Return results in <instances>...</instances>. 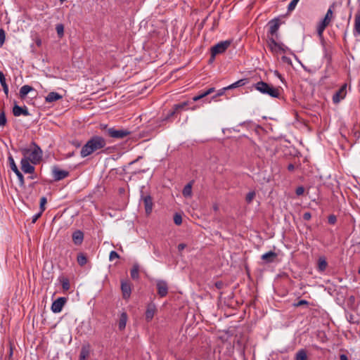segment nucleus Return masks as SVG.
Listing matches in <instances>:
<instances>
[{
  "mask_svg": "<svg viewBox=\"0 0 360 360\" xmlns=\"http://www.w3.org/2000/svg\"><path fill=\"white\" fill-rule=\"evenodd\" d=\"M105 139L100 136H93L82 148L80 155L82 158L87 157L94 152L105 148Z\"/></svg>",
  "mask_w": 360,
  "mask_h": 360,
  "instance_id": "obj_1",
  "label": "nucleus"
},
{
  "mask_svg": "<svg viewBox=\"0 0 360 360\" xmlns=\"http://www.w3.org/2000/svg\"><path fill=\"white\" fill-rule=\"evenodd\" d=\"M255 89L263 94L269 96L271 98H278L280 97V91L278 88H275L272 85L259 81L253 85Z\"/></svg>",
  "mask_w": 360,
  "mask_h": 360,
  "instance_id": "obj_2",
  "label": "nucleus"
},
{
  "mask_svg": "<svg viewBox=\"0 0 360 360\" xmlns=\"http://www.w3.org/2000/svg\"><path fill=\"white\" fill-rule=\"evenodd\" d=\"M32 146H34L33 150L23 148H21L20 150L25 157L29 155V157H27L28 160H30L32 164L36 165L41 160L42 150L35 142H32Z\"/></svg>",
  "mask_w": 360,
  "mask_h": 360,
  "instance_id": "obj_3",
  "label": "nucleus"
},
{
  "mask_svg": "<svg viewBox=\"0 0 360 360\" xmlns=\"http://www.w3.org/2000/svg\"><path fill=\"white\" fill-rule=\"evenodd\" d=\"M335 7V4H333L330 6L329 8L327 11V13L324 17V18L317 25V33L320 37H323V33L326 27L330 24L333 14V8Z\"/></svg>",
  "mask_w": 360,
  "mask_h": 360,
  "instance_id": "obj_4",
  "label": "nucleus"
},
{
  "mask_svg": "<svg viewBox=\"0 0 360 360\" xmlns=\"http://www.w3.org/2000/svg\"><path fill=\"white\" fill-rule=\"evenodd\" d=\"M330 294L335 297V301L338 305L342 306L345 302L347 290L345 286H340L338 289L333 290V293L330 292Z\"/></svg>",
  "mask_w": 360,
  "mask_h": 360,
  "instance_id": "obj_5",
  "label": "nucleus"
},
{
  "mask_svg": "<svg viewBox=\"0 0 360 360\" xmlns=\"http://www.w3.org/2000/svg\"><path fill=\"white\" fill-rule=\"evenodd\" d=\"M131 131L128 129H116L115 127H110L108 129V136L114 139H122L129 136Z\"/></svg>",
  "mask_w": 360,
  "mask_h": 360,
  "instance_id": "obj_6",
  "label": "nucleus"
},
{
  "mask_svg": "<svg viewBox=\"0 0 360 360\" xmlns=\"http://www.w3.org/2000/svg\"><path fill=\"white\" fill-rule=\"evenodd\" d=\"M231 41L229 40L221 41L211 48L212 51V56L215 57L218 54L224 53L226 49L230 46Z\"/></svg>",
  "mask_w": 360,
  "mask_h": 360,
  "instance_id": "obj_7",
  "label": "nucleus"
},
{
  "mask_svg": "<svg viewBox=\"0 0 360 360\" xmlns=\"http://www.w3.org/2000/svg\"><path fill=\"white\" fill-rule=\"evenodd\" d=\"M281 25V21L278 18H274L268 22L269 26V32H268V37L269 35L271 37H275L276 38H278V31Z\"/></svg>",
  "mask_w": 360,
  "mask_h": 360,
  "instance_id": "obj_8",
  "label": "nucleus"
},
{
  "mask_svg": "<svg viewBox=\"0 0 360 360\" xmlns=\"http://www.w3.org/2000/svg\"><path fill=\"white\" fill-rule=\"evenodd\" d=\"M8 162H9V165H10V167H11V170L18 176L20 186L22 187H24L25 186L24 176H23L22 174L19 171L17 165H15L14 159L11 155H10L8 157Z\"/></svg>",
  "mask_w": 360,
  "mask_h": 360,
  "instance_id": "obj_9",
  "label": "nucleus"
},
{
  "mask_svg": "<svg viewBox=\"0 0 360 360\" xmlns=\"http://www.w3.org/2000/svg\"><path fill=\"white\" fill-rule=\"evenodd\" d=\"M347 94V84H344L333 96V102L335 104L345 98Z\"/></svg>",
  "mask_w": 360,
  "mask_h": 360,
  "instance_id": "obj_10",
  "label": "nucleus"
},
{
  "mask_svg": "<svg viewBox=\"0 0 360 360\" xmlns=\"http://www.w3.org/2000/svg\"><path fill=\"white\" fill-rule=\"evenodd\" d=\"M67 302V298L60 297L54 300L51 305V310L53 313H59L62 311V309Z\"/></svg>",
  "mask_w": 360,
  "mask_h": 360,
  "instance_id": "obj_11",
  "label": "nucleus"
},
{
  "mask_svg": "<svg viewBox=\"0 0 360 360\" xmlns=\"http://www.w3.org/2000/svg\"><path fill=\"white\" fill-rule=\"evenodd\" d=\"M54 181H60L69 175V172L65 170H61L58 167L54 166L52 169Z\"/></svg>",
  "mask_w": 360,
  "mask_h": 360,
  "instance_id": "obj_12",
  "label": "nucleus"
},
{
  "mask_svg": "<svg viewBox=\"0 0 360 360\" xmlns=\"http://www.w3.org/2000/svg\"><path fill=\"white\" fill-rule=\"evenodd\" d=\"M30 162L27 157H24L20 161L21 169L26 174H32L34 172V167Z\"/></svg>",
  "mask_w": 360,
  "mask_h": 360,
  "instance_id": "obj_13",
  "label": "nucleus"
},
{
  "mask_svg": "<svg viewBox=\"0 0 360 360\" xmlns=\"http://www.w3.org/2000/svg\"><path fill=\"white\" fill-rule=\"evenodd\" d=\"M158 294L161 297H165L168 292V285L166 281L158 280L156 283Z\"/></svg>",
  "mask_w": 360,
  "mask_h": 360,
  "instance_id": "obj_14",
  "label": "nucleus"
},
{
  "mask_svg": "<svg viewBox=\"0 0 360 360\" xmlns=\"http://www.w3.org/2000/svg\"><path fill=\"white\" fill-rule=\"evenodd\" d=\"M141 200L143 202L145 211L147 214H150L153 210V199L150 195H141Z\"/></svg>",
  "mask_w": 360,
  "mask_h": 360,
  "instance_id": "obj_15",
  "label": "nucleus"
},
{
  "mask_svg": "<svg viewBox=\"0 0 360 360\" xmlns=\"http://www.w3.org/2000/svg\"><path fill=\"white\" fill-rule=\"evenodd\" d=\"M13 113L15 117L20 115L29 116L30 115L26 106H24V108L19 106L17 105L16 102H15L13 107Z\"/></svg>",
  "mask_w": 360,
  "mask_h": 360,
  "instance_id": "obj_16",
  "label": "nucleus"
},
{
  "mask_svg": "<svg viewBox=\"0 0 360 360\" xmlns=\"http://www.w3.org/2000/svg\"><path fill=\"white\" fill-rule=\"evenodd\" d=\"M180 110V103H176L174 105L173 108L171 109L167 114L162 119V121H169L172 120Z\"/></svg>",
  "mask_w": 360,
  "mask_h": 360,
  "instance_id": "obj_17",
  "label": "nucleus"
},
{
  "mask_svg": "<svg viewBox=\"0 0 360 360\" xmlns=\"http://www.w3.org/2000/svg\"><path fill=\"white\" fill-rule=\"evenodd\" d=\"M72 238L75 245H80L84 240V233L80 230H76L72 233Z\"/></svg>",
  "mask_w": 360,
  "mask_h": 360,
  "instance_id": "obj_18",
  "label": "nucleus"
},
{
  "mask_svg": "<svg viewBox=\"0 0 360 360\" xmlns=\"http://www.w3.org/2000/svg\"><path fill=\"white\" fill-rule=\"evenodd\" d=\"M121 290L122 292L123 297L124 299L129 298L131 295V289L130 283L127 281H122L121 282Z\"/></svg>",
  "mask_w": 360,
  "mask_h": 360,
  "instance_id": "obj_19",
  "label": "nucleus"
},
{
  "mask_svg": "<svg viewBox=\"0 0 360 360\" xmlns=\"http://www.w3.org/2000/svg\"><path fill=\"white\" fill-rule=\"evenodd\" d=\"M278 257L276 252L274 251H269L264 254H263L261 257V259L264 261L265 263L269 264L275 262Z\"/></svg>",
  "mask_w": 360,
  "mask_h": 360,
  "instance_id": "obj_20",
  "label": "nucleus"
},
{
  "mask_svg": "<svg viewBox=\"0 0 360 360\" xmlns=\"http://www.w3.org/2000/svg\"><path fill=\"white\" fill-rule=\"evenodd\" d=\"M156 311V307L153 303H150L148 305L146 311V319L148 322L150 321Z\"/></svg>",
  "mask_w": 360,
  "mask_h": 360,
  "instance_id": "obj_21",
  "label": "nucleus"
},
{
  "mask_svg": "<svg viewBox=\"0 0 360 360\" xmlns=\"http://www.w3.org/2000/svg\"><path fill=\"white\" fill-rule=\"evenodd\" d=\"M141 158H142V156H139L136 160H134L129 163L128 167L129 168V169H131V171L130 172L131 174H141V173H145L147 171V169L137 168V169H133L131 167L134 165H135L136 162H138L139 161V160H141Z\"/></svg>",
  "mask_w": 360,
  "mask_h": 360,
  "instance_id": "obj_22",
  "label": "nucleus"
},
{
  "mask_svg": "<svg viewBox=\"0 0 360 360\" xmlns=\"http://www.w3.org/2000/svg\"><path fill=\"white\" fill-rule=\"evenodd\" d=\"M194 180L189 181L183 188L181 193L185 198H191L192 196V187Z\"/></svg>",
  "mask_w": 360,
  "mask_h": 360,
  "instance_id": "obj_23",
  "label": "nucleus"
},
{
  "mask_svg": "<svg viewBox=\"0 0 360 360\" xmlns=\"http://www.w3.org/2000/svg\"><path fill=\"white\" fill-rule=\"evenodd\" d=\"M90 354V346L89 345H82L79 354V360H86Z\"/></svg>",
  "mask_w": 360,
  "mask_h": 360,
  "instance_id": "obj_24",
  "label": "nucleus"
},
{
  "mask_svg": "<svg viewBox=\"0 0 360 360\" xmlns=\"http://www.w3.org/2000/svg\"><path fill=\"white\" fill-rule=\"evenodd\" d=\"M62 97L63 96L61 95H60L58 93L52 91V92H50L46 96V97L45 98V101L47 103H52V102H54V101L61 99Z\"/></svg>",
  "mask_w": 360,
  "mask_h": 360,
  "instance_id": "obj_25",
  "label": "nucleus"
},
{
  "mask_svg": "<svg viewBox=\"0 0 360 360\" xmlns=\"http://www.w3.org/2000/svg\"><path fill=\"white\" fill-rule=\"evenodd\" d=\"M354 34L360 35V11H357L354 18Z\"/></svg>",
  "mask_w": 360,
  "mask_h": 360,
  "instance_id": "obj_26",
  "label": "nucleus"
},
{
  "mask_svg": "<svg viewBox=\"0 0 360 360\" xmlns=\"http://www.w3.org/2000/svg\"><path fill=\"white\" fill-rule=\"evenodd\" d=\"M127 314L126 312H122L120 315L119 322H118V328L120 330H123L127 324Z\"/></svg>",
  "mask_w": 360,
  "mask_h": 360,
  "instance_id": "obj_27",
  "label": "nucleus"
},
{
  "mask_svg": "<svg viewBox=\"0 0 360 360\" xmlns=\"http://www.w3.org/2000/svg\"><path fill=\"white\" fill-rule=\"evenodd\" d=\"M295 360H309L307 350L305 349H299L295 354Z\"/></svg>",
  "mask_w": 360,
  "mask_h": 360,
  "instance_id": "obj_28",
  "label": "nucleus"
},
{
  "mask_svg": "<svg viewBox=\"0 0 360 360\" xmlns=\"http://www.w3.org/2000/svg\"><path fill=\"white\" fill-rule=\"evenodd\" d=\"M248 83V79H247V78L241 79H239L237 82L231 84V85L226 86V89H235L237 87L245 86Z\"/></svg>",
  "mask_w": 360,
  "mask_h": 360,
  "instance_id": "obj_29",
  "label": "nucleus"
},
{
  "mask_svg": "<svg viewBox=\"0 0 360 360\" xmlns=\"http://www.w3.org/2000/svg\"><path fill=\"white\" fill-rule=\"evenodd\" d=\"M214 91H215V89L214 87H211V88L208 89L207 91L202 92L199 95L193 96L192 98V101H198V100L210 95V94L213 93Z\"/></svg>",
  "mask_w": 360,
  "mask_h": 360,
  "instance_id": "obj_30",
  "label": "nucleus"
},
{
  "mask_svg": "<svg viewBox=\"0 0 360 360\" xmlns=\"http://www.w3.org/2000/svg\"><path fill=\"white\" fill-rule=\"evenodd\" d=\"M328 266V263L326 259L323 257H321L318 260V271L320 272H323Z\"/></svg>",
  "mask_w": 360,
  "mask_h": 360,
  "instance_id": "obj_31",
  "label": "nucleus"
},
{
  "mask_svg": "<svg viewBox=\"0 0 360 360\" xmlns=\"http://www.w3.org/2000/svg\"><path fill=\"white\" fill-rule=\"evenodd\" d=\"M33 90H34V89L29 85L22 86L20 89V93H19L20 97L22 99L25 98V96L27 95V94Z\"/></svg>",
  "mask_w": 360,
  "mask_h": 360,
  "instance_id": "obj_32",
  "label": "nucleus"
},
{
  "mask_svg": "<svg viewBox=\"0 0 360 360\" xmlns=\"http://www.w3.org/2000/svg\"><path fill=\"white\" fill-rule=\"evenodd\" d=\"M269 37V47L271 51H276V49L279 46V43H278L276 40L275 37Z\"/></svg>",
  "mask_w": 360,
  "mask_h": 360,
  "instance_id": "obj_33",
  "label": "nucleus"
},
{
  "mask_svg": "<svg viewBox=\"0 0 360 360\" xmlns=\"http://www.w3.org/2000/svg\"><path fill=\"white\" fill-rule=\"evenodd\" d=\"M324 58L327 61V65H330L332 63V51L326 46L323 47Z\"/></svg>",
  "mask_w": 360,
  "mask_h": 360,
  "instance_id": "obj_34",
  "label": "nucleus"
},
{
  "mask_svg": "<svg viewBox=\"0 0 360 360\" xmlns=\"http://www.w3.org/2000/svg\"><path fill=\"white\" fill-rule=\"evenodd\" d=\"M77 263L79 264V265H80L81 266H83L87 262V257L84 253L79 252L77 255Z\"/></svg>",
  "mask_w": 360,
  "mask_h": 360,
  "instance_id": "obj_35",
  "label": "nucleus"
},
{
  "mask_svg": "<svg viewBox=\"0 0 360 360\" xmlns=\"http://www.w3.org/2000/svg\"><path fill=\"white\" fill-rule=\"evenodd\" d=\"M139 266L138 264H134L133 268L131 270V277L133 279H138L139 276Z\"/></svg>",
  "mask_w": 360,
  "mask_h": 360,
  "instance_id": "obj_36",
  "label": "nucleus"
},
{
  "mask_svg": "<svg viewBox=\"0 0 360 360\" xmlns=\"http://www.w3.org/2000/svg\"><path fill=\"white\" fill-rule=\"evenodd\" d=\"M255 195H256V192L255 191H250L249 193H248L245 196V201L247 202V203H248V204L251 203L252 201L253 200V199L255 198Z\"/></svg>",
  "mask_w": 360,
  "mask_h": 360,
  "instance_id": "obj_37",
  "label": "nucleus"
},
{
  "mask_svg": "<svg viewBox=\"0 0 360 360\" xmlns=\"http://www.w3.org/2000/svg\"><path fill=\"white\" fill-rule=\"evenodd\" d=\"M292 306L295 307H299L301 306H305V307H308L309 306V302L305 300H300L297 302L293 303Z\"/></svg>",
  "mask_w": 360,
  "mask_h": 360,
  "instance_id": "obj_38",
  "label": "nucleus"
},
{
  "mask_svg": "<svg viewBox=\"0 0 360 360\" xmlns=\"http://www.w3.org/2000/svg\"><path fill=\"white\" fill-rule=\"evenodd\" d=\"M61 284L62 288L64 290H68L70 289V285L68 278H63V279L61 280Z\"/></svg>",
  "mask_w": 360,
  "mask_h": 360,
  "instance_id": "obj_39",
  "label": "nucleus"
},
{
  "mask_svg": "<svg viewBox=\"0 0 360 360\" xmlns=\"http://www.w3.org/2000/svg\"><path fill=\"white\" fill-rule=\"evenodd\" d=\"M57 34L59 37H62L64 34V26L62 24H58L56 27Z\"/></svg>",
  "mask_w": 360,
  "mask_h": 360,
  "instance_id": "obj_40",
  "label": "nucleus"
},
{
  "mask_svg": "<svg viewBox=\"0 0 360 360\" xmlns=\"http://www.w3.org/2000/svg\"><path fill=\"white\" fill-rule=\"evenodd\" d=\"M300 0H292L290 1V3L288 4V11H292L295 9L296 5L297 4L298 1Z\"/></svg>",
  "mask_w": 360,
  "mask_h": 360,
  "instance_id": "obj_41",
  "label": "nucleus"
},
{
  "mask_svg": "<svg viewBox=\"0 0 360 360\" xmlns=\"http://www.w3.org/2000/svg\"><path fill=\"white\" fill-rule=\"evenodd\" d=\"M5 39H6V32L4 30V29L1 28L0 29V46H1L4 44Z\"/></svg>",
  "mask_w": 360,
  "mask_h": 360,
  "instance_id": "obj_42",
  "label": "nucleus"
},
{
  "mask_svg": "<svg viewBox=\"0 0 360 360\" xmlns=\"http://www.w3.org/2000/svg\"><path fill=\"white\" fill-rule=\"evenodd\" d=\"M6 124V117L5 112L2 111L0 112V126L3 127Z\"/></svg>",
  "mask_w": 360,
  "mask_h": 360,
  "instance_id": "obj_43",
  "label": "nucleus"
},
{
  "mask_svg": "<svg viewBox=\"0 0 360 360\" xmlns=\"http://www.w3.org/2000/svg\"><path fill=\"white\" fill-rule=\"evenodd\" d=\"M46 202H47V200H46V197L41 198L39 207H40V211L42 212L45 210L44 206H45Z\"/></svg>",
  "mask_w": 360,
  "mask_h": 360,
  "instance_id": "obj_44",
  "label": "nucleus"
},
{
  "mask_svg": "<svg viewBox=\"0 0 360 360\" xmlns=\"http://www.w3.org/2000/svg\"><path fill=\"white\" fill-rule=\"evenodd\" d=\"M328 222L330 224H335L337 222V217L335 214H330L328 217Z\"/></svg>",
  "mask_w": 360,
  "mask_h": 360,
  "instance_id": "obj_45",
  "label": "nucleus"
},
{
  "mask_svg": "<svg viewBox=\"0 0 360 360\" xmlns=\"http://www.w3.org/2000/svg\"><path fill=\"white\" fill-rule=\"evenodd\" d=\"M120 257V255L117 254V252L112 250L110 253L109 259L110 261H112L115 259H117Z\"/></svg>",
  "mask_w": 360,
  "mask_h": 360,
  "instance_id": "obj_46",
  "label": "nucleus"
},
{
  "mask_svg": "<svg viewBox=\"0 0 360 360\" xmlns=\"http://www.w3.org/2000/svg\"><path fill=\"white\" fill-rule=\"evenodd\" d=\"M347 319L348 321L351 323H358L359 321L356 320L354 315L353 314H349V316H347Z\"/></svg>",
  "mask_w": 360,
  "mask_h": 360,
  "instance_id": "obj_47",
  "label": "nucleus"
},
{
  "mask_svg": "<svg viewBox=\"0 0 360 360\" xmlns=\"http://www.w3.org/2000/svg\"><path fill=\"white\" fill-rule=\"evenodd\" d=\"M99 127L100 129L104 131V134L108 136V129H110V127H109L108 124H101Z\"/></svg>",
  "mask_w": 360,
  "mask_h": 360,
  "instance_id": "obj_48",
  "label": "nucleus"
},
{
  "mask_svg": "<svg viewBox=\"0 0 360 360\" xmlns=\"http://www.w3.org/2000/svg\"><path fill=\"white\" fill-rule=\"evenodd\" d=\"M174 223L179 226L180 225V213L179 212H176L175 214H174Z\"/></svg>",
  "mask_w": 360,
  "mask_h": 360,
  "instance_id": "obj_49",
  "label": "nucleus"
},
{
  "mask_svg": "<svg viewBox=\"0 0 360 360\" xmlns=\"http://www.w3.org/2000/svg\"><path fill=\"white\" fill-rule=\"evenodd\" d=\"M304 192V188L303 186H298L295 190V193L297 195H301Z\"/></svg>",
  "mask_w": 360,
  "mask_h": 360,
  "instance_id": "obj_50",
  "label": "nucleus"
},
{
  "mask_svg": "<svg viewBox=\"0 0 360 360\" xmlns=\"http://www.w3.org/2000/svg\"><path fill=\"white\" fill-rule=\"evenodd\" d=\"M214 286H215L217 289L220 290V289H222V288H224V282H223V281H218L215 282V283H214Z\"/></svg>",
  "mask_w": 360,
  "mask_h": 360,
  "instance_id": "obj_51",
  "label": "nucleus"
},
{
  "mask_svg": "<svg viewBox=\"0 0 360 360\" xmlns=\"http://www.w3.org/2000/svg\"><path fill=\"white\" fill-rule=\"evenodd\" d=\"M281 60L283 63H287L288 65H292V60L291 59L285 56H283L281 57Z\"/></svg>",
  "mask_w": 360,
  "mask_h": 360,
  "instance_id": "obj_52",
  "label": "nucleus"
},
{
  "mask_svg": "<svg viewBox=\"0 0 360 360\" xmlns=\"http://www.w3.org/2000/svg\"><path fill=\"white\" fill-rule=\"evenodd\" d=\"M226 90H229V89H226V87L222 88L212 98H217L218 96H222L224 94L225 91H226Z\"/></svg>",
  "mask_w": 360,
  "mask_h": 360,
  "instance_id": "obj_53",
  "label": "nucleus"
},
{
  "mask_svg": "<svg viewBox=\"0 0 360 360\" xmlns=\"http://www.w3.org/2000/svg\"><path fill=\"white\" fill-rule=\"evenodd\" d=\"M302 218L305 221H309L311 218V214L309 212H306L303 214Z\"/></svg>",
  "mask_w": 360,
  "mask_h": 360,
  "instance_id": "obj_54",
  "label": "nucleus"
},
{
  "mask_svg": "<svg viewBox=\"0 0 360 360\" xmlns=\"http://www.w3.org/2000/svg\"><path fill=\"white\" fill-rule=\"evenodd\" d=\"M42 214V212H39V213L34 214L33 217H32V223L34 224L37 220L41 217Z\"/></svg>",
  "mask_w": 360,
  "mask_h": 360,
  "instance_id": "obj_55",
  "label": "nucleus"
},
{
  "mask_svg": "<svg viewBox=\"0 0 360 360\" xmlns=\"http://www.w3.org/2000/svg\"><path fill=\"white\" fill-rule=\"evenodd\" d=\"M277 49L283 52H285L287 50H288V48L284 46L283 44H279V46Z\"/></svg>",
  "mask_w": 360,
  "mask_h": 360,
  "instance_id": "obj_56",
  "label": "nucleus"
},
{
  "mask_svg": "<svg viewBox=\"0 0 360 360\" xmlns=\"http://www.w3.org/2000/svg\"><path fill=\"white\" fill-rule=\"evenodd\" d=\"M188 101H181V110L187 109V105H188Z\"/></svg>",
  "mask_w": 360,
  "mask_h": 360,
  "instance_id": "obj_57",
  "label": "nucleus"
},
{
  "mask_svg": "<svg viewBox=\"0 0 360 360\" xmlns=\"http://www.w3.org/2000/svg\"><path fill=\"white\" fill-rule=\"evenodd\" d=\"M2 87H3L4 92L5 93L6 97H8V86L7 84L5 85H3Z\"/></svg>",
  "mask_w": 360,
  "mask_h": 360,
  "instance_id": "obj_58",
  "label": "nucleus"
},
{
  "mask_svg": "<svg viewBox=\"0 0 360 360\" xmlns=\"http://www.w3.org/2000/svg\"><path fill=\"white\" fill-rule=\"evenodd\" d=\"M287 169L289 172H293L295 170V165L292 163H290L287 166Z\"/></svg>",
  "mask_w": 360,
  "mask_h": 360,
  "instance_id": "obj_59",
  "label": "nucleus"
},
{
  "mask_svg": "<svg viewBox=\"0 0 360 360\" xmlns=\"http://www.w3.org/2000/svg\"><path fill=\"white\" fill-rule=\"evenodd\" d=\"M0 83H1V86L6 84V78H5L4 75L1 77Z\"/></svg>",
  "mask_w": 360,
  "mask_h": 360,
  "instance_id": "obj_60",
  "label": "nucleus"
},
{
  "mask_svg": "<svg viewBox=\"0 0 360 360\" xmlns=\"http://www.w3.org/2000/svg\"><path fill=\"white\" fill-rule=\"evenodd\" d=\"M274 74L281 79L282 82H283V77L282 75L278 72V71L276 70Z\"/></svg>",
  "mask_w": 360,
  "mask_h": 360,
  "instance_id": "obj_61",
  "label": "nucleus"
},
{
  "mask_svg": "<svg viewBox=\"0 0 360 360\" xmlns=\"http://www.w3.org/2000/svg\"><path fill=\"white\" fill-rule=\"evenodd\" d=\"M340 360H348V357L346 354H341L340 355Z\"/></svg>",
  "mask_w": 360,
  "mask_h": 360,
  "instance_id": "obj_62",
  "label": "nucleus"
},
{
  "mask_svg": "<svg viewBox=\"0 0 360 360\" xmlns=\"http://www.w3.org/2000/svg\"><path fill=\"white\" fill-rule=\"evenodd\" d=\"M349 302L351 303V304H354V302H355V297L354 295H351L349 297Z\"/></svg>",
  "mask_w": 360,
  "mask_h": 360,
  "instance_id": "obj_63",
  "label": "nucleus"
},
{
  "mask_svg": "<svg viewBox=\"0 0 360 360\" xmlns=\"http://www.w3.org/2000/svg\"><path fill=\"white\" fill-rule=\"evenodd\" d=\"M214 58H215V57H213V56H212V51H211V57H210V60H209V63H212V62L214 60Z\"/></svg>",
  "mask_w": 360,
  "mask_h": 360,
  "instance_id": "obj_64",
  "label": "nucleus"
}]
</instances>
